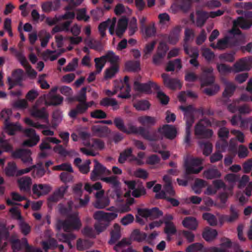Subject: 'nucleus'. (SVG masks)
<instances>
[{"instance_id":"1","label":"nucleus","mask_w":252,"mask_h":252,"mask_svg":"<svg viewBox=\"0 0 252 252\" xmlns=\"http://www.w3.org/2000/svg\"><path fill=\"white\" fill-rule=\"evenodd\" d=\"M116 127L121 131L126 134H139L143 138L150 141H156L160 139V134H163L166 138L173 139L176 136L177 130L171 125H165L162 127H159L158 131H150L146 128L134 126L132 123L125 125L124 120L121 117H116L114 120Z\"/></svg>"},{"instance_id":"2","label":"nucleus","mask_w":252,"mask_h":252,"mask_svg":"<svg viewBox=\"0 0 252 252\" xmlns=\"http://www.w3.org/2000/svg\"><path fill=\"white\" fill-rule=\"evenodd\" d=\"M73 205L72 201H68L67 206L60 204L59 211L63 215H68L67 219L63 220H59L56 223V228L58 231L63 229L65 232H69L72 230H78L82 224L80 220L78 217V214L74 213L69 214L71 212Z\"/></svg>"},{"instance_id":"3","label":"nucleus","mask_w":252,"mask_h":252,"mask_svg":"<svg viewBox=\"0 0 252 252\" xmlns=\"http://www.w3.org/2000/svg\"><path fill=\"white\" fill-rule=\"evenodd\" d=\"M0 147L6 152H11V156L13 158H20L24 163H32V159L31 157L32 152L29 149H17L12 151V146L2 137L0 138Z\"/></svg>"},{"instance_id":"4","label":"nucleus","mask_w":252,"mask_h":252,"mask_svg":"<svg viewBox=\"0 0 252 252\" xmlns=\"http://www.w3.org/2000/svg\"><path fill=\"white\" fill-rule=\"evenodd\" d=\"M211 126V122L208 119L204 118L201 119L195 126V135L201 138H211L213 134V131L206 127Z\"/></svg>"},{"instance_id":"5","label":"nucleus","mask_w":252,"mask_h":252,"mask_svg":"<svg viewBox=\"0 0 252 252\" xmlns=\"http://www.w3.org/2000/svg\"><path fill=\"white\" fill-rule=\"evenodd\" d=\"M118 56H116L113 51H109L104 56L100 58H95V74L101 71L106 61H108L111 65H113L118 64Z\"/></svg>"},{"instance_id":"6","label":"nucleus","mask_w":252,"mask_h":252,"mask_svg":"<svg viewBox=\"0 0 252 252\" xmlns=\"http://www.w3.org/2000/svg\"><path fill=\"white\" fill-rule=\"evenodd\" d=\"M201 164L202 160L198 158H192L189 160H186L184 166L186 174L199 173L203 169V167L200 166Z\"/></svg>"},{"instance_id":"7","label":"nucleus","mask_w":252,"mask_h":252,"mask_svg":"<svg viewBox=\"0 0 252 252\" xmlns=\"http://www.w3.org/2000/svg\"><path fill=\"white\" fill-rule=\"evenodd\" d=\"M135 90L147 94L152 93V88L156 91L160 90V87L156 83L149 81L146 83H141L135 81L133 84Z\"/></svg>"},{"instance_id":"8","label":"nucleus","mask_w":252,"mask_h":252,"mask_svg":"<svg viewBox=\"0 0 252 252\" xmlns=\"http://www.w3.org/2000/svg\"><path fill=\"white\" fill-rule=\"evenodd\" d=\"M137 213L139 216L145 218H149L150 220H154L159 218L163 215V213L157 207H154L152 209H137Z\"/></svg>"},{"instance_id":"9","label":"nucleus","mask_w":252,"mask_h":252,"mask_svg":"<svg viewBox=\"0 0 252 252\" xmlns=\"http://www.w3.org/2000/svg\"><path fill=\"white\" fill-rule=\"evenodd\" d=\"M213 68L212 67L202 69V72L199 77L202 87L211 85L215 81L213 74Z\"/></svg>"},{"instance_id":"10","label":"nucleus","mask_w":252,"mask_h":252,"mask_svg":"<svg viewBox=\"0 0 252 252\" xmlns=\"http://www.w3.org/2000/svg\"><path fill=\"white\" fill-rule=\"evenodd\" d=\"M179 109L184 112L185 121L187 122L188 117L190 116L192 118L193 124L194 122V112L198 113L202 116L204 115V109L202 107L196 109L191 105H189L187 106L181 105L179 107Z\"/></svg>"},{"instance_id":"11","label":"nucleus","mask_w":252,"mask_h":252,"mask_svg":"<svg viewBox=\"0 0 252 252\" xmlns=\"http://www.w3.org/2000/svg\"><path fill=\"white\" fill-rule=\"evenodd\" d=\"M68 188V186H62L56 190L47 199L48 206H50L52 203H56L60 199H62L66 192Z\"/></svg>"},{"instance_id":"12","label":"nucleus","mask_w":252,"mask_h":252,"mask_svg":"<svg viewBox=\"0 0 252 252\" xmlns=\"http://www.w3.org/2000/svg\"><path fill=\"white\" fill-rule=\"evenodd\" d=\"M161 77L163 79L164 85L167 88L171 90H175L178 88L179 89L181 88V84L178 79L170 78L168 74L166 73H162Z\"/></svg>"},{"instance_id":"13","label":"nucleus","mask_w":252,"mask_h":252,"mask_svg":"<svg viewBox=\"0 0 252 252\" xmlns=\"http://www.w3.org/2000/svg\"><path fill=\"white\" fill-rule=\"evenodd\" d=\"M52 189L51 187L47 184H34L32 186V190L34 195L37 197L46 195L49 193Z\"/></svg>"},{"instance_id":"14","label":"nucleus","mask_w":252,"mask_h":252,"mask_svg":"<svg viewBox=\"0 0 252 252\" xmlns=\"http://www.w3.org/2000/svg\"><path fill=\"white\" fill-rule=\"evenodd\" d=\"M234 71L239 72L241 71L249 70L250 69V60L247 58H242L234 64Z\"/></svg>"},{"instance_id":"15","label":"nucleus","mask_w":252,"mask_h":252,"mask_svg":"<svg viewBox=\"0 0 252 252\" xmlns=\"http://www.w3.org/2000/svg\"><path fill=\"white\" fill-rule=\"evenodd\" d=\"M26 239L23 238L20 240L16 234H13L9 238V242L11 245V248L14 252L20 251L23 247L26 249V245L24 243L23 240Z\"/></svg>"},{"instance_id":"16","label":"nucleus","mask_w":252,"mask_h":252,"mask_svg":"<svg viewBox=\"0 0 252 252\" xmlns=\"http://www.w3.org/2000/svg\"><path fill=\"white\" fill-rule=\"evenodd\" d=\"M230 215H223L220 218L221 222L224 221L231 223L236 220L239 218L238 210L234 206L231 205L230 207Z\"/></svg>"},{"instance_id":"17","label":"nucleus","mask_w":252,"mask_h":252,"mask_svg":"<svg viewBox=\"0 0 252 252\" xmlns=\"http://www.w3.org/2000/svg\"><path fill=\"white\" fill-rule=\"evenodd\" d=\"M129 157H131V158L130 161H137L139 162V160L137 158L132 155V149L131 148H127L123 152L120 153L118 161L120 163H124L126 160L127 158Z\"/></svg>"},{"instance_id":"18","label":"nucleus","mask_w":252,"mask_h":252,"mask_svg":"<svg viewBox=\"0 0 252 252\" xmlns=\"http://www.w3.org/2000/svg\"><path fill=\"white\" fill-rule=\"evenodd\" d=\"M32 115L36 118L43 120L44 122L49 124L48 114L44 107L41 109L33 108L32 111Z\"/></svg>"},{"instance_id":"19","label":"nucleus","mask_w":252,"mask_h":252,"mask_svg":"<svg viewBox=\"0 0 252 252\" xmlns=\"http://www.w3.org/2000/svg\"><path fill=\"white\" fill-rule=\"evenodd\" d=\"M138 122L142 125L144 128H150L154 126L157 122V119L154 117L149 116H143L138 117Z\"/></svg>"},{"instance_id":"20","label":"nucleus","mask_w":252,"mask_h":252,"mask_svg":"<svg viewBox=\"0 0 252 252\" xmlns=\"http://www.w3.org/2000/svg\"><path fill=\"white\" fill-rule=\"evenodd\" d=\"M111 171L95 160V181L100 180L104 176L109 175Z\"/></svg>"},{"instance_id":"21","label":"nucleus","mask_w":252,"mask_h":252,"mask_svg":"<svg viewBox=\"0 0 252 252\" xmlns=\"http://www.w3.org/2000/svg\"><path fill=\"white\" fill-rule=\"evenodd\" d=\"M88 107L89 106L86 102H80L79 104L77 105L75 108L70 111L69 116L71 118L74 119L78 114L84 113L87 110Z\"/></svg>"},{"instance_id":"22","label":"nucleus","mask_w":252,"mask_h":252,"mask_svg":"<svg viewBox=\"0 0 252 252\" xmlns=\"http://www.w3.org/2000/svg\"><path fill=\"white\" fill-rule=\"evenodd\" d=\"M183 225L190 230H195L198 227V221L195 218L187 217L182 221Z\"/></svg>"},{"instance_id":"23","label":"nucleus","mask_w":252,"mask_h":252,"mask_svg":"<svg viewBox=\"0 0 252 252\" xmlns=\"http://www.w3.org/2000/svg\"><path fill=\"white\" fill-rule=\"evenodd\" d=\"M18 183L21 190L29 192L31 190L32 179L30 177L25 176L18 180Z\"/></svg>"},{"instance_id":"24","label":"nucleus","mask_w":252,"mask_h":252,"mask_svg":"<svg viewBox=\"0 0 252 252\" xmlns=\"http://www.w3.org/2000/svg\"><path fill=\"white\" fill-rule=\"evenodd\" d=\"M118 216L117 213H104L103 211H95V220L101 219L108 222L115 219Z\"/></svg>"},{"instance_id":"25","label":"nucleus","mask_w":252,"mask_h":252,"mask_svg":"<svg viewBox=\"0 0 252 252\" xmlns=\"http://www.w3.org/2000/svg\"><path fill=\"white\" fill-rule=\"evenodd\" d=\"M196 13L197 16L196 25L198 27L201 28L204 25L210 15L208 12L203 10H197Z\"/></svg>"},{"instance_id":"26","label":"nucleus","mask_w":252,"mask_h":252,"mask_svg":"<svg viewBox=\"0 0 252 252\" xmlns=\"http://www.w3.org/2000/svg\"><path fill=\"white\" fill-rule=\"evenodd\" d=\"M234 26H239L243 30H248L252 26V20L246 19L243 17H239L233 22Z\"/></svg>"},{"instance_id":"27","label":"nucleus","mask_w":252,"mask_h":252,"mask_svg":"<svg viewBox=\"0 0 252 252\" xmlns=\"http://www.w3.org/2000/svg\"><path fill=\"white\" fill-rule=\"evenodd\" d=\"M181 29L180 26H176L170 32L168 36V42L170 44H175L179 40Z\"/></svg>"},{"instance_id":"28","label":"nucleus","mask_w":252,"mask_h":252,"mask_svg":"<svg viewBox=\"0 0 252 252\" xmlns=\"http://www.w3.org/2000/svg\"><path fill=\"white\" fill-rule=\"evenodd\" d=\"M63 100V97L59 94H49L46 101V104L50 106H57L62 104Z\"/></svg>"},{"instance_id":"29","label":"nucleus","mask_w":252,"mask_h":252,"mask_svg":"<svg viewBox=\"0 0 252 252\" xmlns=\"http://www.w3.org/2000/svg\"><path fill=\"white\" fill-rule=\"evenodd\" d=\"M193 125L192 118L189 116L187 122H186V135L184 139V142L188 145H190L191 128Z\"/></svg>"},{"instance_id":"30","label":"nucleus","mask_w":252,"mask_h":252,"mask_svg":"<svg viewBox=\"0 0 252 252\" xmlns=\"http://www.w3.org/2000/svg\"><path fill=\"white\" fill-rule=\"evenodd\" d=\"M127 25V20L126 18H121L119 20L116 34L119 38H122L123 36L126 29Z\"/></svg>"},{"instance_id":"31","label":"nucleus","mask_w":252,"mask_h":252,"mask_svg":"<svg viewBox=\"0 0 252 252\" xmlns=\"http://www.w3.org/2000/svg\"><path fill=\"white\" fill-rule=\"evenodd\" d=\"M203 175L207 179L219 178L221 177L220 172L216 168H211L206 170L203 172Z\"/></svg>"},{"instance_id":"32","label":"nucleus","mask_w":252,"mask_h":252,"mask_svg":"<svg viewBox=\"0 0 252 252\" xmlns=\"http://www.w3.org/2000/svg\"><path fill=\"white\" fill-rule=\"evenodd\" d=\"M121 227L118 223L114 225V229L111 232V239L109 244H113L121 237Z\"/></svg>"},{"instance_id":"33","label":"nucleus","mask_w":252,"mask_h":252,"mask_svg":"<svg viewBox=\"0 0 252 252\" xmlns=\"http://www.w3.org/2000/svg\"><path fill=\"white\" fill-rule=\"evenodd\" d=\"M125 68L129 72H138L140 70L139 61L130 60L125 63Z\"/></svg>"},{"instance_id":"34","label":"nucleus","mask_w":252,"mask_h":252,"mask_svg":"<svg viewBox=\"0 0 252 252\" xmlns=\"http://www.w3.org/2000/svg\"><path fill=\"white\" fill-rule=\"evenodd\" d=\"M218 235V232L216 229H212L210 227H206L202 233V237L207 242L214 240Z\"/></svg>"},{"instance_id":"35","label":"nucleus","mask_w":252,"mask_h":252,"mask_svg":"<svg viewBox=\"0 0 252 252\" xmlns=\"http://www.w3.org/2000/svg\"><path fill=\"white\" fill-rule=\"evenodd\" d=\"M200 0H182L177 7L183 12L186 13L190 10L192 7V3L193 2H198Z\"/></svg>"},{"instance_id":"36","label":"nucleus","mask_w":252,"mask_h":252,"mask_svg":"<svg viewBox=\"0 0 252 252\" xmlns=\"http://www.w3.org/2000/svg\"><path fill=\"white\" fill-rule=\"evenodd\" d=\"M101 106L108 107L111 106L114 110H116L119 108L117 101L115 98L105 97L100 102Z\"/></svg>"},{"instance_id":"37","label":"nucleus","mask_w":252,"mask_h":252,"mask_svg":"<svg viewBox=\"0 0 252 252\" xmlns=\"http://www.w3.org/2000/svg\"><path fill=\"white\" fill-rule=\"evenodd\" d=\"M147 237V234L143 232H141L139 229H134L130 235V238L133 241L138 242L145 240Z\"/></svg>"},{"instance_id":"38","label":"nucleus","mask_w":252,"mask_h":252,"mask_svg":"<svg viewBox=\"0 0 252 252\" xmlns=\"http://www.w3.org/2000/svg\"><path fill=\"white\" fill-rule=\"evenodd\" d=\"M17 171V165L14 162H9L4 170L5 174L9 177L16 176Z\"/></svg>"},{"instance_id":"39","label":"nucleus","mask_w":252,"mask_h":252,"mask_svg":"<svg viewBox=\"0 0 252 252\" xmlns=\"http://www.w3.org/2000/svg\"><path fill=\"white\" fill-rule=\"evenodd\" d=\"M206 249L204 247L202 244L200 243H195L189 245L186 249V252H206Z\"/></svg>"},{"instance_id":"40","label":"nucleus","mask_w":252,"mask_h":252,"mask_svg":"<svg viewBox=\"0 0 252 252\" xmlns=\"http://www.w3.org/2000/svg\"><path fill=\"white\" fill-rule=\"evenodd\" d=\"M62 120V112L59 109L55 110L52 115V127L56 128Z\"/></svg>"},{"instance_id":"41","label":"nucleus","mask_w":252,"mask_h":252,"mask_svg":"<svg viewBox=\"0 0 252 252\" xmlns=\"http://www.w3.org/2000/svg\"><path fill=\"white\" fill-rule=\"evenodd\" d=\"M225 88L222 95L224 97L229 98L233 95L236 89V87L232 83L227 82L226 80H225Z\"/></svg>"},{"instance_id":"42","label":"nucleus","mask_w":252,"mask_h":252,"mask_svg":"<svg viewBox=\"0 0 252 252\" xmlns=\"http://www.w3.org/2000/svg\"><path fill=\"white\" fill-rule=\"evenodd\" d=\"M145 33L147 37H151L155 35L156 33V28L155 26V23L152 22L149 25L146 26L143 28V30H142Z\"/></svg>"},{"instance_id":"43","label":"nucleus","mask_w":252,"mask_h":252,"mask_svg":"<svg viewBox=\"0 0 252 252\" xmlns=\"http://www.w3.org/2000/svg\"><path fill=\"white\" fill-rule=\"evenodd\" d=\"M100 180L107 183L111 185L112 187L115 189L119 188L120 182L118 180L117 176H112L110 177H101L100 178Z\"/></svg>"},{"instance_id":"44","label":"nucleus","mask_w":252,"mask_h":252,"mask_svg":"<svg viewBox=\"0 0 252 252\" xmlns=\"http://www.w3.org/2000/svg\"><path fill=\"white\" fill-rule=\"evenodd\" d=\"M217 67L219 72L222 76H226L233 71L231 66L224 63H218Z\"/></svg>"},{"instance_id":"45","label":"nucleus","mask_w":252,"mask_h":252,"mask_svg":"<svg viewBox=\"0 0 252 252\" xmlns=\"http://www.w3.org/2000/svg\"><path fill=\"white\" fill-rule=\"evenodd\" d=\"M119 67L118 64H114L106 69L105 71L104 78L106 79L113 77L119 71Z\"/></svg>"},{"instance_id":"46","label":"nucleus","mask_w":252,"mask_h":252,"mask_svg":"<svg viewBox=\"0 0 252 252\" xmlns=\"http://www.w3.org/2000/svg\"><path fill=\"white\" fill-rule=\"evenodd\" d=\"M99 124H95V135L105 137L110 132L109 128L107 126H100Z\"/></svg>"},{"instance_id":"47","label":"nucleus","mask_w":252,"mask_h":252,"mask_svg":"<svg viewBox=\"0 0 252 252\" xmlns=\"http://www.w3.org/2000/svg\"><path fill=\"white\" fill-rule=\"evenodd\" d=\"M93 243L92 242L87 239L82 240L81 239H79L77 241L76 248L79 251H83L88 249L93 245Z\"/></svg>"},{"instance_id":"48","label":"nucleus","mask_w":252,"mask_h":252,"mask_svg":"<svg viewBox=\"0 0 252 252\" xmlns=\"http://www.w3.org/2000/svg\"><path fill=\"white\" fill-rule=\"evenodd\" d=\"M202 218L206 220L211 226H216L217 224V219L215 215L209 213H204L202 215Z\"/></svg>"},{"instance_id":"49","label":"nucleus","mask_w":252,"mask_h":252,"mask_svg":"<svg viewBox=\"0 0 252 252\" xmlns=\"http://www.w3.org/2000/svg\"><path fill=\"white\" fill-rule=\"evenodd\" d=\"M230 33L234 36H236L237 43L243 42L245 40V35L242 33L241 31L238 28L235 27H233L230 31Z\"/></svg>"},{"instance_id":"50","label":"nucleus","mask_w":252,"mask_h":252,"mask_svg":"<svg viewBox=\"0 0 252 252\" xmlns=\"http://www.w3.org/2000/svg\"><path fill=\"white\" fill-rule=\"evenodd\" d=\"M5 129L9 135H13L16 131L22 130V126L19 124H7L5 125Z\"/></svg>"},{"instance_id":"51","label":"nucleus","mask_w":252,"mask_h":252,"mask_svg":"<svg viewBox=\"0 0 252 252\" xmlns=\"http://www.w3.org/2000/svg\"><path fill=\"white\" fill-rule=\"evenodd\" d=\"M133 106L138 111H144L150 108V104L147 100H141L134 103Z\"/></svg>"},{"instance_id":"52","label":"nucleus","mask_w":252,"mask_h":252,"mask_svg":"<svg viewBox=\"0 0 252 252\" xmlns=\"http://www.w3.org/2000/svg\"><path fill=\"white\" fill-rule=\"evenodd\" d=\"M24 72L22 69H16L12 71V76L17 83L22 84Z\"/></svg>"},{"instance_id":"53","label":"nucleus","mask_w":252,"mask_h":252,"mask_svg":"<svg viewBox=\"0 0 252 252\" xmlns=\"http://www.w3.org/2000/svg\"><path fill=\"white\" fill-rule=\"evenodd\" d=\"M56 237L59 241L65 243L69 239H75L76 236L73 233H58Z\"/></svg>"},{"instance_id":"54","label":"nucleus","mask_w":252,"mask_h":252,"mask_svg":"<svg viewBox=\"0 0 252 252\" xmlns=\"http://www.w3.org/2000/svg\"><path fill=\"white\" fill-rule=\"evenodd\" d=\"M199 145L203 149V155L208 156L211 153L213 146L210 142H200Z\"/></svg>"},{"instance_id":"55","label":"nucleus","mask_w":252,"mask_h":252,"mask_svg":"<svg viewBox=\"0 0 252 252\" xmlns=\"http://www.w3.org/2000/svg\"><path fill=\"white\" fill-rule=\"evenodd\" d=\"M156 44V42L155 41H153L151 42L146 44L145 48L143 50V52L144 53L143 56V59H146L148 58V55H150L154 50Z\"/></svg>"},{"instance_id":"56","label":"nucleus","mask_w":252,"mask_h":252,"mask_svg":"<svg viewBox=\"0 0 252 252\" xmlns=\"http://www.w3.org/2000/svg\"><path fill=\"white\" fill-rule=\"evenodd\" d=\"M165 225L164 231L167 235H172L176 233L177 230L173 222H167Z\"/></svg>"},{"instance_id":"57","label":"nucleus","mask_w":252,"mask_h":252,"mask_svg":"<svg viewBox=\"0 0 252 252\" xmlns=\"http://www.w3.org/2000/svg\"><path fill=\"white\" fill-rule=\"evenodd\" d=\"M109 204L108 197H102L95 199V208L102 209L107 206Z\"/></svg>"},{"instance_id":"58","label":"nucleus","mask_w":252,"mask_h":252,"mask_svg":"<svg viewBox=\"0 0 252 252\" xmlns=\"http://www.w3.org/2000/svg\"><path fill=\"white\" fill-rule=\"evenodd\" d=\"M129 77L128 76H125L124 79V82L125 85L126 86V94H119L118 95V97L122 98H128L130 97V95L129 94V92L130 91V87L129 84L128 83L129 82Z\"/></svg>"},{"instance_id":"59","label":"nucleus","mask_w":252,"mask_h":252,"mask_svg":"<svg viewBox=\"0 0 252 252\" xmlns=\"http://www.w3.org/2000/svg\"><path fill=\"white\" fill-rule=\"evenodd\" d=\"M76 19L78 21L84 20L87 22L90 19V17L86 15V9L85 8L79 9L77 10Z\"/></svg>"},{"instance_id":"60","label":"nucleus","mask_w":252,"mask_h":252,"mask_svg":"<svg viewBox=\"0 0 252 252\" xmlns=\"http://www.w3.org/2000/svg\"><path fill=\"white\" fill-rule=\"evenodd\" d=\"M78 59L76 58H73L71 62L63 68L64 72L73 71L78 65Z\"/></svg>"},{"instance_id":"61","label":"nucleus","mask_w":252,"mask_h":252,"mask_svg":"<svg viewBox=\"0 0 252 252\" xmlns=\"http://www.w3.org/2000/svg\"><path fill=\"white\" fill-rule=\"evenodd\" d=\"M25 123L32 127L37 129H42L47 128L48 126L45 125L40 124L38 123H35L29 118H26L24 120Z\"/></svg>"},{"instance_id":"62","label":"nucleus","mask_w":252,"mask_h":252,"mask_svg":"<svg viewBox=\"0 0 252 252\" xmlns=\"http://www.w3.org/2000/svg\"><path fill=\"white\" fill-rule=\"evenodd\" d=\"M111 23V21L110 19H108L106 21L103 22L99 25L98 28V31L102 37H104L105 36V31Z\"/></svg>"},{"instance_id":"63","label":"nucleus","mask_w":252,"mask_h":252,"mask_svg":"<svg viewBox=\"0 0 252 252\" xmlns=\"http://www.w3.org/2000/svg\"><path fill=\"white\" fill-rule=\"evenodd\" d=\"M219 59L225 62L232 63L234 60V53H225L221 54L219 56Z\"/></svg>"},{"instance_id":"64","label":"nucleus","mask_w":252,"mask_h":252,"mask_svg":"<svg viewBox=\"0 0 252 252\" xmlns=\"http://www.w3.org/2000/svg\"><path fill=\"white\" fill-rule=\"evenodd\" d=\"M28 106L26 99H22L15 101L12 103V106L15 108L25 109Z\"/></svg>"}]
</instances>
